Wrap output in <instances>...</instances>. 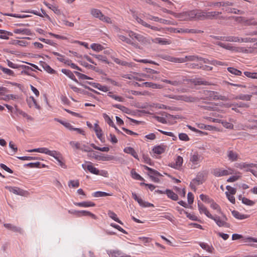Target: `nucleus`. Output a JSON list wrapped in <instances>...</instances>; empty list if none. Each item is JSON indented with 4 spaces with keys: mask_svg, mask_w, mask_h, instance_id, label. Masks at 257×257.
Returning <instances> with one entry per match:
<instances>
[{
    "mask_svg": "<svg viewBox=\"0 0 257 257\" xmlns=\"http://www.w3.org/2000/svg\"><path fill=\"white\" fill-rule=\"evenodd\" d=\"M170 80L162 79V82L170 84L174 86H178L184 83L185 79L184 77L181 75L170 76Z\"/></svg>",
    "mask_w": 257,
    "mask_h": 257,
    "instance_id": "1",
    "label": "nucleus"
},
{
    "mask_svg": "<svg viewBox=\"0 0 257 257\" xmlns=\"http://www.w3.org/2000/svg\"><path fill=\"white\" fill-rule=\"evenodd\" d=\"M221 214L222 215L221 217L217 215L213 216L212 215V218H210L213 220L219 227L229 228L230 227V224L227 222L228 220L227 217L223 213Z\"/></svg>",
    "mask_w": 257,
    "mask_h": 257,
    "instance_id": "2",
    "label": "nucleus"
},
{
    "mask_svg": "<svg viewBox=\"0 0 257 257\" xmlns=\"http://www.w3.org/2000/svg\"><path fill=\"white\" fill-rule=\"evenodd\" d=\"M202 93L204 95L206 98L208 100H225V97L219 95L216 91L205 90L202 91Z\"/></svg>",
    "mask_w": 257,
    "mask_h": 257,
    "instance_id": "3",
    "label": "nucleus"
},
{
    "mask_svg": "<svg viewBox=\"0 0 257 257\" xmlns=\"http://www.w3.org/2000/svg\"><path fill=\"white\" fill-rule=\"evenodd\" d=\"M204 181V175L202 173H199L195 178L191 182L190 186L194 191L196 190V186L202 184Z\"/></svg>",
    "mask_w": 257,
    "mask_h": 257,
    "instance_id": "4",
    "label": "nucleus"
},
{
    "mask_svg": "<svg viewBox=\"0 0 257 257\" xmlns=\"http://www.w3.org/2000/svg\"><path fill=\"white\" fill-rule=\"evenodd\" d=\"M201 14L199 13H197L196 11L193 10L189 12H184L180 14V18H183L184 20H192L195 18L201 17L200 16Z\"/></svg>",
    "mask_w": 257,
    "mask_h": 257,
    "instance_id": "5",
    "label": "nucleus"
},
{
    "mask_svg": "<svg viewBox=\"0 0 257 257\" xmlns=\"http://www.w3.org/2000/svg\"><path fill=\"white\" fill-rule=\"evenodd\" d=\"M6 188L11 192L16 195L22 196H28L29 195V192L28 191L24 190L17 187L7 186Z\"/></svg>",
    "mask_w": 257,
    "mask_h": 257,
    "instance_id": "6",
    "label": "nucleus"
},
{
    "mask_svg": "<svg viewBox=\"0 0 257 257\" xmlns=\"http://www.w3.org/2000/svg\"><path fill=\"white\" fill-rule=\"evenodd\" d=\"M212 173L215 177H221L232 174L233 171L231 169L224 170L221 168H215L212 171Z\"/></svg>",
    "mask_w": 257,
    "mask_h": 257,
    "instance_id": "7",
    "label": "nucleus"
},
{
    "mask_svg": "<svg viewBox=\"0 0 257 257\" xmlns=\"http://www.w3.org/2000/svg\"><path fill=\"white\" fill-rule=\"evenodd\" d=\"M202 160L203 157L197 152H195L193 154L191 155L190 158V161L193 165H197L199 164Z\"/></svg>",
    "mask_w": 257,
    "mask_h": 257,
    "instance_id": "8",
    "label": "nucleus"
},
{
    "mask_svg": "<svg viewBox=\"0 0 257 257\" xmlns=\"http://www.w3.org/2000/svg\"><path fill=\"white\" fill-rule=\"evenodd\" d=\"M200 14H201L200 16L203 17L204 18L208 19H212L213 18H217L218 16L221 14V12L215 11L209 12H200Z\"/></svg>",
    "mask_w": 257,
    "mask_h": 257,
    "instance_id": "9",
    "label": "nucleus"
},
{
    "mask_svg": "<svg viewBox=\"0 0 257 257\" xmlns=\"http://www.w3.org/2000/svg\"><path fill=\"white\" fill-rule=\"evenodd\" d=\"M107 254L110 257H131L119 250H109L107 251Z\"/></svg>",
    "mask_w": 257,
    "mask_h": 257,
    "instance_id": "10",
    "label": "nucleus"
},
{
    "mask_svg": "<svg viewBox=\"0 0 257 257\" xmlns=\"http://www.w3.org/2000/svg\"><path fill=\"white\" fill-rule=\"evenodd\" d=\"M177 98L178 100H183L187 102H194L198 101L200 99L198 97L186 95H178V97Z\"/></svg>",
    "mask_w": 257,
    "mask_h": 257,
    "instance_id": "11",
    "label": "nucleus"
},
{
    "mask_svg": "<svg viewBox=\"0 0 257 257\" xmlns=\"http://www.w3.org/2000/svg\"><path fill=\"white\" fill-rule=\"evenodd\" d=\"M29 152H39L40 153H44L49 156H54L55 152H52V151L49 150L46 148H40L37 149H34L32 150H29L28 151Z\"/></svg>",
    "mask_w": 257,
    "mask_h": 257,
    "instance_id": "12",
    "label": "nucleus"
},
{
    "mask_svg": "<svg viewBox=\"0 0 257 257\" xmlns=\"http://www.w3.org/2000/svg\"><path fill=\"white\" fill-rule=\"evenodd\" d=\"M227 157L229 161L235 162L238 160V154L231 150H228L226 152Z\"/></svg>",
    "mask_w": 257,
    "mask_h": 257,
    "instance_id": "13",
    "label": "nucleus"
},
{
    "mask_svg": "<svg viewBox=\"0 0 257 257\" xmlns=\"http://www.w3.org/2000/svg\"><path fill=\"white\" fill-rule=\"evenodd\" d=\"M198 209L200 213H204L208 217L212 218V214L207 210V208L199 201L198 202Z\"/></svg>",
    "mask_w": 257,
    "mask_h": 257,
    "instance_id": "14",
    "label": "nucleus"
},
{
    "mask_svg": "<svg viewBox=\"0 0 257 257\" xmlns=\"http://www.w3.org/2000/svg\"><path fill=\"white\" fill-rule=\"evenodd\" d=\"M4 226L9 230H10L15 232H19L21 233L22 232V229L17 226L13 225L11 223H4Z\"/></svg>",
    "mask_w": 257,
    "mask_h": 257,
    "instance_id": "15",
    "label": "nucleus"
},
{
    "mask_svg": "<svg viewBox=\"0 0 257 257\" xmlns=\"http://www.w3.org/2000/svg\"><path fill=\"white\" fill-rule=\"evenodd\" d=\"M27 102L30 108L35 106L37 109H41L40 106L37 104L36 100L35 99L33 96H30L29 98H28L27 99Z\"/></svg>",
    "mask_w": 257,
    "mask_h": 257,
    "instance_id": "16",
    "label": "nucleus"
},
{
    "mask_svg": "<svg viewBox=\"0 0 257 257\" xmlns=\"http://www.w3.org/2000/svg\"><path fill=\"white\" fill-rule=\"evenodd\" d=\"M53 54L55 56H60V58H57V60L61 62L65 63V64L70 66L71 63V60L68 59H65L64 56L57 52H53Z\"/></svg>",
    "mask_w": 257,
    "mask_h": 257,
    "instance_id": "17",
    "label": "nucleus"
},
{
    "mask_svg": "<svg viewBox=\"0 0 257 257\" xmlns=\"http://www.w3.org/2000/svg\"><path fill=\"white\" fill-rule=\"evenodd\" d=\"M82 166L84 169H87L90 173L93 174L98 175L99 174V170L91 164H89L87 165H85L83 164Z\"/></svg>",
    "mask_w": 257,
    "mask_h": 257,
    "instance_id": "18",
    "label": "nucleus"
},
{
    "mask_svg": "<svg viewBox=\"0 0 257 257\" xmlns=\"http://www.w3.org/2000/svg\"><path fill=\"white\" fill-rule=\"evenodd\" d=\"M40 66H41L47 72L50 74H55L56 73V71L52 69L47 63L43 61L40 62Z\"/></svg>",
    "mask_w": 257,
    "mask_h": 257,
    "instance_id": "19",
    "label": "nucleus"
},
{
    "mask_svg": "<svg viewBox=\"0 0 257 257\" xmlns=\"http://www.w3.org/2000/svg\"><path fill=\"white\" fill-rule=\"evenodd\" d=\"M166 149V146L161 145L154 147L152 150L155 153L160 155L165 152Z\"/></svg>",
    "mask_w": 257,
    "mask_h": 257,
    "instance_id": "20",
    "label": "nucleus"
},
{
    "mask_svg": "<svg viewBox=\"0 0 257 257\" xmlns=\"http://www.w3.org/2000/svg\"><path fill=\"white\" fill-rule=\"evenodd\" d=\"M232 215L236 219L242 220L249 217V215L247 214H241L238 211L233 210L231 211Z\"/></svg>",
    "mask_w": 257,
    "mask_h": 257,
    "instance_id": "21",
    "label": "nucleus"
},
{
    "mask_svg": "<svg viewBox=\"0 0 257 257\" xmlns=\"http://www.w3.org/2000/svg\"><path fill=\"white\" fill-rule=\"evenodd\" d=\"M15 34H21L28 36H32V33L30 29H16L14 30Z\"/></svg>",
    "mask_w": 257,
    "mask_h": 257,
    "instance_id": "22",
    "label": "nucleus"
},
{
    "mask_svg": "<svg viewBox=\"0 0 257 257\" xmlns=\"http://www.w3.org/2000/svg\"><path fill=\"white\" fill-rule=\"evenodd\" d=\"M74 204L76 206L84 207H94L95 204L91 201H84L82 202H76Z\"/></svg>",
    "mask_w": 257,
    "mask_h": 257,
    "instance_id": "23",
    "label": "nucleus"
},
{
    "mask_svg": "<svg viewBox=\"0 0 257 257\" xmlns=\"http://www.w3.org/2000/svg\"><path fill=\"white\" fill-rule=\"evenodd\" d=\"M137 21L139 24H140L142 25L145 26V27H147V28H150V29H152L153 30H155V31H159L160 30V29L158 27L151 26L150 25H149L148 23H147L146 22L143 21L141 18H138Z\"/></svg>",
    "mask_w": 257,
    "mask_h": 257,
    "instance_id": "24",
    "label": "nucleus"
},
{
    "mask_svg": "<svg viewBox=\"0 0 257 257\" xmlns=\"http://www.w3.org/2000/svg\"><path fill=\"white\" fill-rule=\"evenodd\" d=\"M137 40L144 45L150 44V39L149 38L145 37V36L140 34H138V37H137Z\"/></svg>",
    "mask_w": 257,
    "mask_h": 257,
    "instance_id": "25",
    "label": "nucleus"
},
{
    "mask_svg": "<svg viewBox=\"0 0 257 257\" xmlns=\"http://www.w3.org/2000/svg\"><path fill=\"white\" fill-rule=\"evenodd\" d=\"M94 131L95 132L97 138L102 142L103 138H102V130L99 127V125L97 123L94 124Z\"/></svg>",
    "mask_w": 257,
    "mask_h": 257,
    "instance_id": "26",
    "label": "nucleus"
},
{
    "mask_svg": "<svg viewBox=\"0 0 257 257\" xmlns=\"http://www.w3.org/2000/svg\"><path fill=\"white\" fill-rule=\"evenodd\" d=\"M123 151L127 154L132 155L135 158L139 159L138 155L135 150L132 147H126L124 149Z\"/></svg>",
    "mask_w": 257,
    "mask_h": 257,
    "instance_id": "27",
    "label": "nucleus"
},
{
    "mask_svg": "<svg viewBox=\"0 0 257 257\" xmlns=\"http://www.w3.org/2000/svg\"><path fill=\"white\" fill-rule=\"evenodd\" d=\"M212 5L214 6H222V7L232 6L234 5V3L231 2L230 1L220 2L214 3L212 4Z\"/></svg>",
    "mask_w": 257,
    "mask_h": 257,
    "instance_id": "28",
    "label": "nucleus"
},
{
    "mask_svg": "<svg viewBox=\"0 0 257 257\" xmlns=\"http://www.w3.org/2000/svg\"><path fill=\"white\" fill-rule=\"evenodd\" d=\"M77 213L79 214L80 217H81L83 216H89L94 219H97V217L95 214H94L92 213L91 212L88 211L81 210V211H80V212Z\"/></svg>",
    "mask_w": 257,
    "mask_h": 257,
    "instance_id": "29",
    "label": "nucleus"
},
{
    "mask_svg": "<svg viewBox=\"0 0 257 257\" xmlns=\"http://www.w3.org/2000/svg\"><path fill=\"white\" fill-rule=\"evenodd\" d=\"M165 192H166V194H167V196L169 198L172 199L173 200H175V201H176L178 200V196L177 194L175 193L173 191L169 190V189H167V190H166Z\"/></svg>",
    "mask_w": 257,
    "mask_h": 257,
    "instance_id": "30",
    "label": "nucleus"
},
{
    "mask_svg": "<svg viewBox=\"0 0 257 257\" xmlns=\"http://www.w3.org/2000/svg\"><path fill=\"white\" fill-rule=\"evenodd\" d=\"M107 214L108 216L111 219H112L113 220L115 221L116 222H118L120 224H123V223L117 218L116 213L113 212L112 211L108 210Z\"/></svg>",
    "mask_w": 257,
    "mask_h": 257,
    "instance_id": "31",
    "label": "nucleus"
},
{
    "mask_svg": "<svg viewBox=\"0 0 257 257\" xmlns=\"http://www.w3.org/2000/svg\"><path fill=\"white\" fill-rule=\"evenodd\" d=\"M53 152H55L54 156H51L52 157H54L59 163V165L63 168H65V165L60 160V157H61V154L56 151H52Z\"/></svg>",
    "mask_w": 257,
    "mask_h": 257,
    "instance_id": "32",
    "label": "nucleus"
},
{
    "mask_svg": "<svg viewBox=\"0 0 257 257\" xmlns=\"http://www.w3.org/2000/svg\"><path fill=\"white\" fill-rule=\"evenodd\" d=\"M117 37L118 38L121 40L122 41L126 43V44L132 45L133 46H135L136 44L134 43L130 39L126 37L125 36L122 35H117Z\"/></svg>",
    "mask_w": 257,
    "mask_h": 257,
    "instance_id": "33",
    "label": "nucleus"
},
{
    "mask_svg": "<svg viewBox=\"0 0 257 257\" xmlns=\"http://www.w3.org/2000/svg\"><path fill=\"white\" fill-rule=\"evenodd\" d=\"M231 18L233 19H234L235 21H236L238 23L245 22V24L246 25H252V24L255 25V23H251L250 20H246L245 21L244 19L241 17H234L233 16V17H232Z\"/></svg>",
    "mask_w": 257,
    "mask_h": 257,
    "instance_id": "34",
    "label": "nucleus"
},
{
    "mask_svg": "<svg viewBox=\"0 0 257 257\" xmlns=\"http://www.w3.org/2000/svg\"><path fill=\"white\" fill-rule=\"evenodd\" d=\"M54 120L60 123L63 125H64L65 127H66L67 128H68V130H69L70 131H72V130L73 129V127L72 126V125L69 122L64 121L61 119H59V118H55Z\"/></svg>",
    "mask_w": 257,
    "mask_h": 257,
    "instance_id": "35",
    "label": "nucleus"
},
{
    "mask_svg": "<svg viewBox=\"0 0 257 257\" xmlns=\"http://www.w3.org/2000/svg\"><path fill=\"white\" fill-rule=\"evenodd\" d=\"M62 72L69 77L70 79L75 81H77V80L74 75L73 73L68 69H62L61 70Z\"/></svg>",
    "mask_w": 257,
    "mask_h": 257,
    "instance_id": "36",
    "label": "nucleus"
},
{
    "mask_svg": "<svg viewBox=\"0 0 257 257\" xmlns=\"http://www.w3.org/2000/svg\"><path fill=\"white\" fill-rule=\"evenodd\" d=\"M153 41L154 43H159L161 45H168L170 44V41L161 38H157L153 40Z\"/></svg>",
    "mask_w": 257,
    "mask_h": 257,
    "instance_id": "37",
    "label": "nucleus"
},
{
    "mask_svg": "<svg viewBox=\"0 0 257 257\" xmlns=\"http://www.w3.org/2000/svg\"><path fill=\"white\" fill-rule=\"evenodd\" d=\"M15 107H16V112L18 114L22 115L24 117H26L28 120H33V118L32 116L28 115L27 113H26L25 112L22 111V110L18 109L17 107V106H16Z\"/></svg>",
    "mask_w": 257,
    "mask_h": 257,
    "instance_id": "38",
    "label": "nucleus"
},
{
    "mask_svg": "<svg viewBox=\"0 0 257 257\" xmlns=\"http://www.w3.org/2000/svg\"><path fill=\"white\" fill-rule=\"evenodd\" d=\"M198 58L199 57L196 55H190L186 56L184 58H181V59L184 60L183 61V63H184L186 61H198Z\"/></svg>",
    "mask_w": 257,
    "mask_h": 257,
    "instance_id": "39",
    "label": "nucleus"
},
{
    "mask_svg": "<svg viewBox=\"0 0 257 257\" xmlns=\"http://www.w3.org/2000/svg\"><path fill=\"white\" fill-rule=\"evenodd\" d=\"M91 14L95 18H98L99 20L102 14L100 10L96 9H92L90 11Z\"/></svg>",
    "mask_w": 257,
    "mask_h": 257,
    "instance_id": "40",
    "label": "nucleus"
},
{
    "mask_svg": "<svg viewBox=\"0 0 257 257\" xmlns=\"http://www.w3.org/2000/svg\"><path fill=\"white\" fill-rule=\"evenodd\" d=\"M113 157L112 156H104L101 155H97L95 157V158L99 161H110L113 159Z\"/></svg>",
    "mask_w": 257,
    "mask_h": 257,
    "instance_id": "41",
    "label": "nucleus"
},
{
    "mask_svg": "<svg viewBox=\"0 0 257 257\" xmlns=\"http://www.w3.org/2000/svg\"><path fill=\"white\" fill-rule=\"evenodd\" d=\"M92 195L94 197H105V196H111L112 194L107 193L105 192L96 191V192L93 193Z\"/></svg>",
    "mask_w": 257,
    "mask_h": 257,
    "instance_id": "42",
    "label": "nucleus"
},
{
    "mask_svg": "<svg viewBox=\"0 0 257 257\" xmlns=\"http://www.w3.org/2000/svg\"><path fill=\"white\" fill-rule=\"evenodd\" d=\"M210 207L214 210H216L217 212L219 214H222V212L221 211V209L220 207V206L215 203L213 200L212 201V202H210Z\"/></svg>",
    "mask_w": 257,
    "mask_h": 257,
    "instance_id": "43",
    "label": "nucleus"
},
{
    "mask_svg": "<svg viewBox=\"0 0 257 257\" xmlns=\"http://www.w3.org/2000/svg\"><path fill=\"white\" fill-rule=\"evenodd\" d=\"M147 87H152L155 89H161L163 86L160 84L153 83L152 82H146L144 83Z\"/></svg>",
    "mask_w": 257,
    "mask_h": 257,
    "instance_id": "44",
    "label": "nucleus"
},
{
    "mask_svg": "<svg viewBox=\"0 0 257 257\" xmlns=\"http://www.w3.org/2000/svg\"><path fill=\"white\" fill-rule=\"evenodd\" d=\"M227 70L230 73L235 75L240 76L242 74L241 71L233 67H228Z\"/></svg>",
    "mask_w": 257,
    "mask_h": 257,
    "instance_id": "45",
    "label": "nucleus"
},
{
    "mask_svg": "<svg viewBox=\"0 0 257 257\" xmlns=\"http://www.w3.org/2000/svg\"><path fill=\"white\" fill-rule=\"evenodd\" d=\"M108 96L111 97L112 98L114 99V100L119 101V102H123L124 100V98L119 96H117L114 94H113L112 92H109L108 93Z\"/></svg>",
    "mask_w": 257,
    "mask_h": 257,
    "instance_id": "46",
    "label": "nucleus"
},
{
    "mask_svg": "<svg viewBox=\"0 0 257 257\" xmlns=\"http://www.w3.org/2000/svg\"><path fill=\"white\" fill-rule=\"evenodd\" d=\"M200 246L204 249L206 250L209 252H212L213 248L212 246H210L207 243L204 242H200L199 243Z\"/></svg>",
    "mask_w": 257,
    "mask_h": 257,
    "instance_id": "47",
    "label": "nucleus"
},
{
    "mask_svg": "<svg viewBox=\"0 0 257 257\" xmlns=\"http://www.w3.org/2000/svg\"><path fill=\"white\" fill-rule=\"evenodd\" d=\"M148 175L151 178L152 180L155 182H159L160 181L159 179L157 177L158 176H162V175L159 173V175L155 174L153 173H148Z\"/></svg>",
    "mask_w": 257,
    "mask_h": 257,
    "instance_id": "48",
    "label": "nucleus"
},
{
    "mask_svg": "<svg viewBox=\"0 0 257 257\" xmlns=\"http://www.w3.org/2000/svg\"><path fill=\"white\" fill-rule=\"evenodd\" d=\"M79 181L78 180H70L68 182V185L69 187L77 188L79 186Z\"/></svg>",
    "mask_w": 257,
    "mask_h": 257,
    "instance_id": "49",
    "label": "nucleus"
},
{
    "mask_svg": "<svg viewBox=\"0 0 257 257\" xmlns=\"http://www.w3.org/2000/svg\"><path fill=\"white\" fill-rule=\"evenodd\" d=\"M183 158L180 156H178L176 159L175 164H174V166L173 167L177 168V167H181L183 164Z\"/></svg>",
    "mask_w": 257,
    "mask_h": 257,
    "instance_id": "50",
    "label": "nucleus"
},
{
    "mask_svg": "<svg viewBox=\"0 0 257 257\" xmlns=\"http://www.w3.org/2000/svg\"><path fill=\"white\" fill-rule=\"evenodd\" d=\"M226 11L228 13H233L235 14L238 15H243L244 14V12L239 10H236L235 9L228 8L226 10Z\"/></svg>",
    "mask_w": 257,
    "mask_h": 257,
    "instance_id": "51",
    "label": "nucleus"
},
{
    "mask_svg": "<svg viewBox=\"0 0 257 257\" xmlns=\"http://www.w3.org/2000/svg\"><path fill=\"white\" fill-rule=\"evenodd\" d=\"M0 69L5 74L9 76H14V72L10 69L5 68L2 66H0Z\"/></svg>",
    "mask_w": 257,
    "mask_h": 257,
    "instance_id": "52",
    "label": "nucleus"
},
{
    "mask_svg": "<svg viewBox=\"0 0 257 257\" xmlns=\"http://www.w3.org/2000/svg\"><path fill=\"white\" fill-rule=\"evenodd\" d=\"M244 242L247 243L249 245H252L251 242H257V238L247 237L244 239Z\"/></svg>",
    "mask_w": 257,
    "mask_h": 257,
    "instance_id": "53",
    "label": "nucleus"
},
{
    "mask_svg": "<svg viewBox=\"0 0 257 257\" xmlns=\"http://www.w3.org/2000/svg\"><path fill=\"white\" fill-rule=\"evenodd\" d=\"M91 48L94 51H100L103 49V47L100 44L93 43L91 45Z\"/></svg>",
    "mask_w": 257,
    "mask_h": 257,
    "instance_id": "54",
    "label": "nucleus"
},
{
    "mask_svg": "<svg viewBox=\"0 0 257 257\" xmlns=\"http://www.w3.org/2000/svg\"><path fill=\"white\" fill-rule=\"evenodd\" d=\"M244 74L247 77L257 79V72H244Z\"/></svg>",
    "mask_w": 257,
    "mask_h": 257,
    "instance_id": "55",
    "label": "nucleus"
},
{
    "mask_svg": "<svg viewBox=\"0 0 257 257\" xmlns=\"http://www.w3.org/2000/svg\"><path fill=\"white\" fill-rule=\"evenodd\" d=\"M200 198L202 201H204L207 203H210L213 200L212 199L210 198L207 195H204L203 194L200 195Z\"/></svg>",
    "mask_w": 257,
    "mask_h": 257,
    "instance_id": "56",
    "label": "nucleus"
},
{
    "mask_svg": "<svg viewBox=\"0 0 257 257\" xmlns=\"http://www.w3.org/2000/svg\"><path fill=\"white\" fill-rule=\"evenodd\" d=\"M168 61L174 63H182L184 60L183 59H181V58H176L170 56Z\"/></svg>",
    "mask_w": 257,
    "mask_h": 257,
    "instance_id": "57",
    "label": "nucleus"
},
{
    "mask_svg": "<svg viewBox=\"0 0 257 257\" xmlns=\"http://www.w3.org/2000/svg\"><path fill=\"white\" fill-rule=\"evenodd\" d=\"M41 164L40 162L30 163L24 165L25 167H28L30 168H40L41 167Z\"/></svg>",
    "mask_w": 257,
    "mask_h": 257,
    "instance_id": "58",
    "label": "nucleus"
},
{
    "mask_svg": "<svg viewBox=\"0 0 257 257\" xmlns=\"http://www.w3.org/2000/svg\"><path fill=\"white\" fill-rule=\"evenodd\" d=\"M251 96V95L240 94L239 96H238L236 98L241 100L248 101L250 100Z\"/></svg>",
    "mask_w": 257,
    "mask_h": 257,
    "instance_id": "59",
    "label": "nucleus"
},
{
    "mask_svg": "<svg viewBox=\"0 0 257 257\" xmlns=\"http://www.w3.org/2000/svg\"><path fill=\"white\" fill-rule=\"evenodd\" d=\"M242 203L249 206H252L255 203L253 201H251L245 197L242 198Z\"/></svg>",
    "mask_w": 257,
    "mask_h": 257,
    "instance_id": "60",
    "label": "nucleus"
},
{
    "mask_svg": "<svg viewBox=\"0 0 257 257\" xmlns=\"http://www.w3.org/2000/svg\"><path fill=\"white\" fill-rule=\"evenodd\" d=\"M74 73L75 74L79 77V78L81 79H92V78L85 74L81 73L77 71H75Z\"/></svg>",
    "mask_w": 257,
    "mask_h": 257,
    "instance_id": "61",
    "label": "nucleus"
},
{
    "mask_svg": "<svg viewBox=\"0 0 257 257\" xmlns=\"http://www.w3.org/2000/svg\"><path fill=\"white\" fill-rule=\"evenodd\" d=\"M132 176L134 179L138 180H143L144 179L134 170L131 171Z\"/></svg>",
    "mask_w": 257,
    "mask_h": 257,
    "instance_id": "62",
    "label": "nucleus"
},
{
    "mask_svg": "<svg viewBox=\"0 0 257 257\" xmlns=\"http://www.w3.org/2000/svg\"><path fill=\"white\" fill-rule=\"evenodd\" d=\"M103 117L107 122V123L111 126H114V124L113 122V121L110 119V118L109 117L108 115H107L106 114L104 113L103 114Z\"/></svg>",
    "mask_w": 257,
    "mask_h": 257,
    "instance_id": "63",
    "label": "nucleus"
},
{
    "mask_svg": "<svg viewBox=\"0 0 257 257\" xmlns=\"http://www.w3.org/2000/svg\"><path fill=\"white\" fill-rule=\"evenodd\" d=\"M179 138L180 140L183 141H189V138L186 134L180 133L179 134Z\"/></svg>",
    "mask_w": 257,
    "mask_h": 257,
    "instance_id": "64",
    "label": "nucleus"
}]
</instances>
